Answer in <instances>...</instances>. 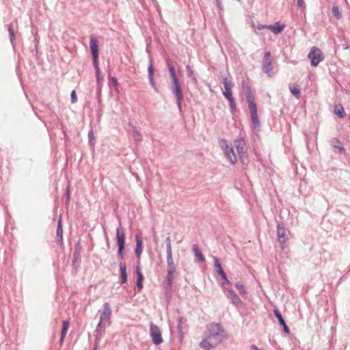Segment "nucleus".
Segmentation results:
<instances>
[{
	"instance_id": "obj_49",
	"label": "nucleus",
	"mask_w": 350,
	"mask_h": 350,
	"mask_svg": "<svg viewBox=\"0 0 350 350\" xmlns=\"http://www.w3.org/2000/svg\"><path fill=\"white\" fill-rule=\"evenodd\" d=\"M111 83L114 85V86H117L118 85V80L116 79V77H111Z\"/></svg>"
},
{
	"instance_id": "obj_26",
	"label": "nucleus",
	"mask_w": 350,
	"mask_h": 350,
	"mask_svg": "<svg viewBox=\"0 0 350 350\" xmlns=\"http://www.w3.org/2000/svg\"><path fill=\"white\" fill-rule=\"evenodd\" d=\"M334 112L340 118H343L345 116L344 109L341 105H335Z\"/></svg>"
},
{
	"instance_id": "obj_34",
	"label": "nucleus",
	"mask_w": 350,
	"mask_h": 350,
	"mask_svg": "<svg viewBox=\"0 0 350 350\" xmlns=\"http://www.w3.org/2000/svg\"><path fill=\"white\" fill-rule=\"evenodd\" d=\"M290 91L292 94L299 98L300 96V90L297 86L290 87Z\"/></svg>"
},
{
	"instance_id": "obj_16",
	"label": "nucleus",
	"mask_w": 350,
	"mask_h": 350,
	"mask_svg": "<svg viewBox=\"0 0 350 350\" xmlns=\"http://www.w3.org/2000/svg\"><path fill=\"white\" fill-rule=\"evenodd\" d=\"M90 48L92 57H98V44L97 39L92 35L90 36Z\"/></svg>"
},
{
	"instance_id": "obj_29",
	"label": "nucleus",
	"mask_w": 350,
	"mask_h": 350,
	"mask_svg": "<svg viewBox=\"0 0 350 350\" xmlns=\"http://www.w3.org/2000/svg\"><path fill=\"white\" fill-rule=\"evenodd\" d=\"M273 313H274L275 317L277 318V319L278 320V322L280 325H282L286 323L284 318L282 317V316L278 309H274Z\"/></svg>"
},
{
	"instance_id": "obj_23",
	"label": "nucleus",
	"mask_w": 350,
	"mask_h": 350,
	"mask_svg": "<svg viewBox=\"0 0 350 350\" xmlns=\"http://www.w3.org/2000/svg\"><path fill=\"white\" fill-rule=\"evenodd\" d=\"M148 73L150 84L152 87H154L156 84L154 81V68L151 62H150V65L148 68Z\"/></svg>"
},
{
	"instance_id": "obj_44",
	"label": "nucleus",
	"mask_w": 350,
	"mask_h": 350,
	"mask_svg": "<svg viewBox=\"0 0 350 350\" xmlns=\"http://www.w3.org/2000/svg\"><path fill=\"white\" fill-rule=\"evenodd\" d=\"M96 80L98 83H100L103 81V77H102L100 74V70L96 71Z\"/></svg>"
},
{
	"instance_id": "obj_6",
	"label": "nucleus",
	"mask_w": 350,
	"mask_h": 350,
	"mask_svg": "<svg viewBox=\"0 0 350 350\" xmlns=\"http://www.w3.org/2000/svg\"><path fill=\"white\" fill-rule=\"evenodd\" d=\"M219 144L226 157L230 161L232 164H234L237 161V157L234 154V149L231 144H229L227 140L221 139L219 142Z\"/></svg>"
},
{
	"instance_id": "obj_21",
	"label": "nucleus",
	"mask_w": 350,
	"mask_h": 350,
	"mask_svg": "<svg viewBox=\"0 0 350 350\" xmlns=\"http://www.w3.org/2000/svg\"><path fill=\"white\" fill-rule=\"evenodd\" d=\"M285 28L284 25H280V23H275L274 25H269L268 29L271 31L274 34L280 33Z\"/></svg>"
},
{
	"instance_id": "obj_31",
	"label": "nucleus",
	"mask_w": 350,
	"mask_h": 350,
	"mask_svg": "<svg viewBox=\"0 0 350 350\" xmlns=\"http://www.w3.org/2000/svg\"><path fill=\"white\" fill-rule=\"evenodd\" d=\"M88 138H89L90 144L92 146H94L96 143V138L94 137V133L92 129H90L88 132Z\"/></svg>"
},
{
	"instance_id": "obj_4",
	"label": "nucleus",
	"mask_w": 350,
	"mask_h": 350,
	"mask_svg": "<svg viewBox=\"0 0 350 350\" xmlns=\"http://www.w3.org/2000/svg\"><path fill=\"white\" fill-rule=\"evenodd\" d=\"M176 275V269H167V275L163 282V288L168 299H170L172 297V286Z\"/></svg>"
},
{
	"instance_id": "obj_19",
	"label": "nucleus",
	"mask_w": 350,
	"mask_h": 350,
	"mask_svg": "<svg viewBox=\"0 0 350 350\" xmlns=\"http://www.w3.org/2000/svg\"><path fill=\"white\" fill-rule=\"evenodd\" d=\"M166 253L167 269H176V265L173 259L172 250H170V252H166Z\"/></svg>"
},
{
	"instance_id": "obj_33",
	"label": "nucleus",
	"mask_w": 350,
	"mask_h": 350,
	"mask_svg": "<svg viewBox=\"0 0 350 350\" xmlns=\"http://www.w3.org/2000/svg\"><path fill=\"white\" fill-rule=\"evenodd\" d=\"M235 287L239 291V292L242 294H245L247 293L246 288L242 284L239 282L235 283Z\"/></svg>"
},
{
	"instance_id": "obj_43",
	"label": "nucleus",
	"mask_w": 350,
	"mask_h": 350,
	"mask_svg": "<svg viewBox=\"0 0 350 350\" xmlns=\"http://www.w3.org/2000/svg\"><path fill=\"white\" fill-rule=\"evenodd\" d=\"M70 96H71V103H77V94H76L75 90H72V91Z\"/></svg>"
},
{
	"instance_id": "obj_1",
	"label": "nucleus",
	"mask_w": 350,
	"mask_h": 350,
	"mask_svg": "<svg viewBox=\"0 0 350 350\" xmlns=\"http://www.w3.org/2000/svg\"><path fill=\"white\" fill-rule=\"evenodd\" d=\"M225 337V329L221 324L209 323L206 325L204 339L200 343V347L204 350H211L217 347Z\"/></svg>"
},
{
	"instance_id": "obj_27",
	"label": "nucleus",
	"mask_w": 350,
	"mask_h": 350,
	"mask_svg": "<svg viewBox=\"0 0 350 350\" xmlns=\"http://www.w3.org/2000/svg\"><path fill=\"white\" fill-rule=\"evenodd\" d=\"M8 33H9V37H10V42L12 44L13 48H15V46H16V44H15V42H14L15 34H14V29H13V27H12V24H10L8 25Z\"/></svg>"
},
{
	"instance_id": "obj_30",
	"label": "nucleus",
	"mask_w": 350,
	"mask_h": 350,
	"mask_svg": "<svg viewBox=\"0 0 350 350\" xmlns=\"http://www.w3.org/2000/svg\"><path fill=\"white\" fill-rule=\"evenodd\" d=\"M133 137L135 141L138 143L142 140V136L140 133L137 130L135 126L133 127Z\"/></svg>"
},
{
	"instance_id": "obj_53",
	"label": "nucleus",
	"mask_w": 350,
	"mask_h": 350,
	"mask_svg": "<svg viewBox=\"0 0 350 350\" xmlns=\"http://www.w3.org/2000/svg\"><path fill=\"white\" fill-rule=\"evenodd\" d=\"M152 88L154 89V90H155L157 92H159V90H158V88H157V85H155L154 87H152Z\"/></svg>"
},
{
	"instance_id": "obj_35",
	"label": "nucleus",
	"mask_w": 350,
	"mask_h": 350,
	"mask_svg": "<svg viewBox=\"0 0 350 350\" xmlns=\"http://www.w3.org/2000/svg\"><path fill=\"white\" fill-rule=\"evenodd\" d=\"M229 101V103H230V111L234 113L236 111H237V105H236V102H235V100L234 98L230 99V100H228Z\"/></svg>"
},
{
	"instance_id": "obj_2",
	"label": "nucleus",
	"mask_w": 350,
	"mask_h": 350,
	"mask_svg": "<svg viewBox=\"0 0 350 350\" xmlns=\"http://www.w3.org/2000/svg\"><path fill=\"white\" fill-rule=\"evenodd\" d=\"M245 92L246 100L248 103V108L251 114L252 122L254 124V129L259 127L260 121L257 113V107L255 103V98L251 88L248 86L243 88Z\"/></svg>"
},
{
	"instance_id": "obj_15",
	"label": "nucleus",
	"mask_w": 350,
	"mask_h": 350,
	"mask_svg": "<svg viewBox=\"0 0 350 350\" xmlns=\"http://www.w3.org/2000/svg\"><path fill=\"white\" fill-rule=\"evenodd\" d=\"M111 314V310L110 309V305L109 302H105L103 305V310L100 314V319H101V321L108 322L109 324L110 321L109 319Z\"/></svg>"
},
{
	"instance_id": "obj_12",
	"label": "nucleus",
	"mask_w": 350,
	"mask_h": 350,
	"mask_svg": "<svg viewBox=\"0 0 350 350\" xmlns=\"http://www.w3.org/2000/svg\"><path fill=\"white\" fill-rule=\"evenodd\" d=\"M277 236L280 243L282 245L287 241L286 229L282 223H279L277 226Z\"/></svg>"
},
{
	"instance_id": "obj_48",
	"label": "nucleus",
	"mask_w": 350,
	"mask_h": 350,
	"mask_svg": "<svg viewBox=\"0 0 350 350\" xmlns=\"http://www.w3.org/2000/svg\"><path fill=\"white\" fill-rule=\"evenodd\" d=\"M282 327V329L284 331V333L286 334H289L290 333V329L288 328V327L286 325V324H284L282 325H281Z\"/></svg>"
},
{
	"instance_id": "obj_10",
	"label": "nucleus",
	"mask_w": 350,
	"mask_h": 350,
	"mask_svg": "<svg viewBox=\"0 0 350 350\" xmlns=\"http://www.w3.org/2000/svg\"><path fill=\"white\" fill-rule=\"evenodd\" d=\"M222 290L226 297L230 299L231 302L237 307L239 308L243 305L241 299L232 289L228 288L225 286H222Z\"/></svg>"
},
{
	"instance_id": "obj_13",
	"label": "nucleus",
	"mask_w": 350,
	"mask_h": 350,
	"mask_svg": "<svg viewBox=\"0 0 350 350\" xmlns=\"http://www.w3.org/2000/svg\"><path fill=\"white\" fill-rule=\"evenodd\" d=\"M222 83L224 84V89H225L224 92H223L225 98L227 100H230V99L234 98L232 96V92H231V88H232L231 81H229L226 77H224L222 79Z\"/></svg>"
},
{
	"instance_id": "obj_46",
	"label": "nucleus",
	"mask_w": 350,
	"mask_h": 350,
	"mask_svg": "<svg viewBox=\"0 0 350 350\" xmlns=\"http://www.w3.org/2000/svg\"><path fill=\"white\" fill-rule=\"evenodd\" d=\"M268 27H269V25H258L256 27L255 31L256 32V30L261 31L263 29H268Z\"/></svg>"
},
{
	"instance_id": "obj_32",
	"label": "nucleus",
	"mask_w": 350,
	"mask_h": 350,
	"mask_svg": "<svg viewBox=\"0 0 350 350\" xmlns=\"http://www.w3.org/2000/svg\"><path fill=\"white\" fill-rule=\"evenodd\" d=\"M332 11V14H333L334 16L336 19L339 20L341 18L342 15L340 12V10H339V8L338 6H333Z\"/></svg>"
},
{
	"instance_id": "obj_54",
	"label": "nucleus",
	"mask_w": 350,
	"mask_h": 350,
	"mask_svg": "<svg viewBox=\"0 0 350 350\" xmlns=\"http://www.w3.org/2000/svg\"><path fill=\"white\" fill-rule=\"evenodd\" d=\"M79 248L81 249V246H79H79L75 249V251H79Z\"/></svg>"
},
{
	"instance_id": "obj_50",
	"label": "nucleus",
	"mask_w": 350,
	"mask_h": 350,
	"mask_svg": "<svg viewBox=\"0 0 350 350\" xmlns=\"http://www.w3.org/2000/svg\"><path fill=\"white\" fill-rule=\"evenodd\" d=\"M66 202H68L70 201V198L69 188H68L66 189Z\"/></svg>"
},
{
	"instance_id": "obj_45",
	"label": "nucleus",
	"mask_w": 350,
	"mask_h": 350,
	"mask_svg": "<svg viewBox=\"0 0 350 350\" xmlns=\"http://www.w3.org/2000/svg\"><path fill=\"white\" fill-rule=\"evenodd\" d=\"M183 98H176L177 107H178L180 112L182 111V100H183Z\"/></svg>"
},
{
	"instance_id": "obj_18",
	"label": "nucleus",
	"mask_w": 350,
	"mask_h": 350,
	"mask_svg": "<svg viewBox=\"0 0 350 350\" xmlns=\"http://www.w3.org/2000/svg\"><path fill=\"white\" fill-rule=\"evenodd\" d=\"M119 267L120 271V283L122 284L127 281L126 265L125 262H120Z\"/></svg>"
},
{
	"instance_id": "obj_14",
	"label": "nucleus",
	"mask_w": 350,
	"mask_h": 350,
	"mask_svg": "<svg viewBox=\"0 0 350 350\" xmlns=\"http://www.w3.org/2000/svg\"><path fill=\"white\" fill-rule=\"evenodd\" d=\"M245 141L241 137H237L234 140V146L241 158L245 154L244 150Z\"/></svg>"
},
{
	"instance_id": "obj_39",
	"label": "nucleus",
	"mask_w": 350,
	"mask_h": 350,
	"mask_svg": "<svg viewBox=\"0 0 350 350\" xmlns=\"http://www.w3.org/2000/svg\"><path fill=\"white\" fill-rule=\"evenodd\" d=\"M92 59H93V66H94V68L96 69V72L99 71L100 68H99L98 60V57H92Z\"/></svg>"
},
{
	"instance_id": "obj_36",
	"label": "nucleus",
	"mask_w": 350,
	"mask_h": 350,
	"mask_svg": "<svg viewBox=\"0 0 350 350\" xmlns=\"http://www.w3.org/2000/svg\"><path fill=\"white\" fill-rule=\"evenodd\" d=\"M186 71H187V76L189 78H191V79H196L193 70L190 66L187 65L186 66Z\"/></svg>"
},
{
	"instance_id": "obj_22",
	"label": "nucleus",
	"mask_w": 350,
	"mask_h": 350,
	"mask_svg": "<svg viewBox=\"0 0 350 350\" xmlns=\"http://www.w3.org/2000/svg\"><path fill=\"white\" fill-rule=\"evenodd\" d=\"M332 144L334 148L338 149L339 152L341 154H345L346 153L345 148L343 147L341 142L338 139H334L332 141Z\"/></svg>"
},
{
	"instance_id": "obj_17",
	"label": "nucleus",
	"mask_w": 350,
	"mask_h": 350,
	"mask_svg": "<svg viewBox=\"0 0 350 350\" xmlns=\"http://www.w3.org/2000/svg\"><path fill=\"white\" fill-rule=\"evenodd\" d=\"M136 247L135 252L136 257L139 259L142 253L143 241L142 239L138 234L135 235Z\"/></svg>"
},
{
	"instance_id": "obj_11",
	"label": "nucleus",
	"mask_w": 350,
	"mask_h": 350,
	"mask_svg": "<svg viewBox=\"0 0 350 350\" xmlns=\"http://www.w3.org/2000/svg\"><path fill=\"white\" fill-rule=\"evenodd\" d=\"M213 261H214V266L216 268V271L223 280L222 286H226V285H229L230 281L228 279L226 273L224 272V271L223 270V269L221 267L219 258L216 256H213Z\"/></svg>"
},
{
	"instance_id": "obj_47",
	"label": "nucleus",
	"mask_w": 350,
	"mask_h": 350,
	"mask_svg": "<svg viewBox=\"0 0 350 350\" xmlns=\"http://www.w3.org/2000/svg\"><path fill=\"white\" fill-rule=\"evenodd\" d=\"M142 282H143V280H137L136 285H137V287L139 291H141L142 288H143Z\"/></svg>"
},
{
	"instance_id": "obj_7",
	"label": "nucleus",
	"mask_w": 350,
	"mask_h": 350,
	"mask_svg": "<svg viewBox=\"0 0 350 350\" xmlns=\"http://www.w3.org/2000/svg\"><path fill=\"white\" fill-rule=\"evenodd\" d=\"M308 57L310 59L311 65L314 67L317 66L324 59L323 53L316 46H313L310 49Z\"/></svg>"
},
{
	"instance_id": "obj_41",
	"label": "nucleus",
	"mask_w": 350,
	"mask_h": 350,
	"mask_svg": "<svg viewBox=\"0 0 350 350\" xmlns=\"http://www.w3.org/2000/svg\"><path fill=\"white\" fill-rule=\"evenodd\" d=\"M297 5L301 10H305L306 4L304 0H297Z\"/></svg>"
},
{
	"instance_id": "obj_42",
	"label": "nucleus",
	"mask_w": 350,
	"mask_h": 350,
	"mask_svg": "<svg viewBox=\"0 0 350 350\" xmlns=\"http://www.w3.org/2000/svg\"><path fill=\"white\" fill-rule=\"evenodd\" d=\"M177 323H178L177 329H178L179 332H182V330H183V327H182L183 318L182 317H179L177 319Z\"/></svg>"
},
{
	"instance_id": "obj_3",
	"label": "nucleus",
	"mask_w": 350,
	"mask_h": 350,
	"mask_svg": "<svg viewBox=\"0 0 350 350\" xmlns=\"http://www.w3.org/2000/svg\"><path fill=\"white\" fill-rule=\"evenodd\" d=\"M166 64L169 68L170 75L172 81V93L175 95L176 98H183L181 87L178 82V77L176 76V73L175 71V68L173 65V63L170 59H167Z\"/></svg>"
},
{
	"instance_id": "obj_9",
	"label": "nucleus",
	"mask_w": 350,
	"mask_h": 350,
	"mask_svg": "<svg viewBox=\"0 0 350 350\" xmlns=\"http://www.w3.org/2000/svg\"><path fill=\"white\" fill-rule=\"evenodd\" d=\"M272 64V58H271V54L270 51H267L265 53L262 62V71L268 75L269 76H271L273 73V67L271 66Z\"/></svg>"
},
{
	"instance_id": "obj_5",
	"label": "nucleus",
	"mask_w": 350,
	"mask_h": 350,
	"mask_svg": "<svg viewBox=\"0 0 350 350\" xmlns=\"http://www.w3.org/2000/svg\"><path fill=\"white\" fill-rule=\"evenodd\" d=\"M116 239L117 245L118 246V255L123 259L124 258V250L125 248V232L124 228H122L121 223L119 224V227L116 229Z\"/></svg>"
},
{
	"instance_id": "obj_20",
	"label": "nucleus",
	"mask_w": 350,
	"mask_h": 350,
	"mask_svg": "<svg viewBox=\"0 0 350 350\" xmlns=\"http://www.w3.org/2000/svg\"><path fill=\"white\" fill-rule=\"evenodd\" d=\"M62 217L59 218L57 228V237L58 243L61 245L63 244V229H62Z\"/></svg>"
},
{
	"instance_id": "obj_25",
	"label": "nucleus",
	"mask_w": 350,
	"mask_h": 350,
	"mask_svg": "<svg viewBox=\"0 0 350 350\" xmlns=\"http://www.w3.org/2000/svg\"><path fill=\"white\" fill-rule=\"evenodd\" d=\"M193 251L195 254L196 257L198 259L199 261H200L201 262L205 261V258L202 252H200V250H199L197 245H193Z\"/></svg>"
},
{
	"instance_id": "obj_51",
	"label": "nucleus",
	"mask_w": 350,
	"mask_h": 350,
	"mask_svg": "<svg viewBox=\"0 0 350 350\" xmlns=\"http://www.w3.org/2000/svg\"><path fill=\"white\" fill-rule=\"evenodd\" d=\"M217 5L220 10H223L222 4L221 0H216Z\"/></svg>"
},
{
	"instance_id": "obj_38",
	"label": "nucleus",
	"mask_w": 350,
	"mask_h": 350,
	"mask_svg": "<svg viewBox=\"0 0 350 350\" xmlns=\"http://www.w3.org/2000/svg\"><path fill=\"white\" fill-rule=\"evenodd\" d=\"M165 243H166V252H170V250H172L170 237L168 236L166 237Z\"/></svg>"
},
{
	"instance_id": "obj_8",
	"label": "nucleus",
	"mask_w": 350,
	"mask_h": 350,
	"mask_svg": "<svg viewBox=\"0 0 350 350\" xmlns=\"http://www.w3.org/2000/svg\"><path fill=\"white\" fill-rule=\"evenodd\" d=\"M150 335L153 344L158 345L163 342L159 327L153 323L150 325Z\"/></svg>"
},
{
	"instance_id": "obj_52",
	"label": "nucleus",
	"mask_w": 350,
	"mask_h": 350,
	"mask_svg": "<svg viewBox=\"0 0 350 350\" xmlns=\"http://www.w3.org/2000/svg\"><path fill=\"white\" fill-rule=\"evenodd\" d=\"M251 349L252 350H261L258 347H257L256 345H252V347H251Z\"/></svg>"
},
{
	"instance_id": "obj_24",
	"label": "nucleus",
	"mask_w": 350,
	"mask_h": 350,
	"mask_svg": "<svg viewBox=\"0 0 350 350\" xmlns=\"http://www.w3.org/2000/svg\"><path fill=\"white\" fill-rule=\"evenodd\" d=\"M69 327V322L68 321H64L62 323V328L61 332L60 342L62 343L64 338L67 334V331Z\"/></svg>"
},
{
	"instance_id": "obj_40",
	"label": "nucleus",
	"mask_w": 350,
	"mask_h": 350,
	"mask_svg": "<svg viewBox=\"0 0 350 350\" xmlns=\"http://www.w3.org/2000/svg\"><path fill=\"white\" fill-rule=\"evenodd\" d=\"M135 271H136V274L137 276V280H144V276L141 271V269H140L139 266H137Z\"/></svg>"
},
{
	"instance_id": "obj_37",
	"label": "nucleus",
	"mask_w": 350,
	"mask_h": 350,
	"mask_svg": "<svg viewBox=\"0 0 350 350\" xmlns=\"http://www.w3.org/2000/svg\"><path fill=\"white\" fill-rule=\"evenodd\" d=\"M104 322L105 321H101V319H100L99 322L96 326V330L94 332H95L94 336H95V338L96 340L98 338L99 329L103 327V325H104Z\"/></svg>"
},
{
	"instance_id": "obj_28",
	"label": "nucleus",
	"mask_w": 350,
	"mask_h": 350,
	"mask_svg": "<svg viewBox=\"0 0 350 350\" xmlns=\"http://www.w3.org/2000/svg\"><path fill=\"white\" fill-rule=\"evenodd\" d=\"M74 260L72 262V265L75 268H77L79 266L81 254H80V248L79 251H75L73 254Z\"/></svg>"
}]
</instances>
